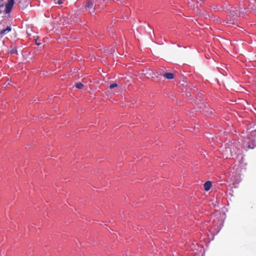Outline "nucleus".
<instances>
[{"instance_id": "9b49d317", "label": "nucleus", "mask_w": 256, "mask_h": 256, "mask_svg": "<svg viewBox=\"0 0 256 256\" xmlns=\"http://www.w3.org/2000/svg\"><path fill=\"white\" fill-rule=\"evenodd\" d=\"M54 1L56 4H61L63 3L62 0H54Z\"/></svg>"}, {"instance_id": "9d476101", "label": "nucleus", "mask_w": 256, "mask_h": 256, "mask_svg": "<svg viewBox=\"0 0 256 256\" xmlns=\"http://www.w3.org/2000/svg\"><path fill=\"white\" fill-rule=\"evenodd\" d=\"M9 53H10V54H17L18 51H17L16 48H14L12 50H11L10 51H9Z\"/></svg>"}, {"instance_id": "7ed1b4c3", "label": "nucleus", "mask_w": 256, "mask_h": 256, "mask_svg": "<svg viewBox=\"0 0 256 256\" xmlns=\"http://www.w3.org/2000/svg\"><path fill=\"white\" fill-rule=\"evenodd\" d=\"M8 20L9 21L8 25L6 26V28L4 27L2 28H0V38H2L7 34L8 32L12 30L11 24H10V18H7L4 19L2 20V24L4 23L5 20Z\"/></svg>"}, {"instance_id": "1a4fd4ad", "label": "nucleus", "mask_w": 256, "mask_h": 256, "mask_svg": "<svg viewBox=\"0 0 256 256\" xmlns=\"http://www.w3.org/2000/svg\"><path fill=\"white\" fill-rule=\"evenodd\" d=\"M84 86V84L80 82L76 83V87L78 89H81Z\"/></svg>"}, {"instance_id": "20e7f679", "label": "nucleus", "mask_w": 256, "mask_h": 256, "mask_svg": "<svg viewBox=\"0 0 256 256\" xmlns=\"http://www.w3.org/2000/svg\"><path fill=\"white\" fill-rule=\"evenodd\" d=\"M8 40L6 38V40L2 39L0 38V54H1L4 51L8 50Z\"/></svg>"}, {"instance_id": "423d86ee", "label": "nucleus", "mask_w": 256, "mask_h": 256, "mask_svg": "<svg viewBox=\"0 0 256 256\" xmlns=\"http://www.w3.org/2000/svg\"><path fill=\"white\" fill-rule=\"evenodd\" d=\"M163 76L166 78L168 79V80H172L174 78V74L172 72H166L164 74H158V76Z\"/></svg>"}, {"instance_id": "39448f33", "label": "nucleus", "mask_w": 256, "mask_h": 256, "mask_svg": "<svg viewBox=\"0 0 256 256\" xmlns=\"http://www.w3.org/2000/svg\"><path fill=\"white\" fill-rule=\"evenodd\" d=\"M94 2L92 0H88L86 4V8L90 10V12L92 14L94 12Z\"/></svg>"}, {"instance_id": "0eeeda50", "label": "nucleus", "mask_w": 256, "mask_h": 256, "mask_svg": "<svg viewBox=\"0 0 256 256\" xmlns=\"http://www.w3.org/2000/svg\"><path fill=\"white\" fill-rule=\"evenodd\" d=\"M212 182L210 181H206L204 184V189L206 191H208L210 190V188L212 187Z\"/></svg>"}, {"instance_id": "6e6552de", "label": "nucleus", "mask_w": 256, "mask_h": 256, "mask_svg": "<svg viewBox=\"0 0 256 256\" xmlns=\"http://www.w3.org/2000/svg\"><path fill=\"white\" fill-rule=\"evenodd\" d=\"M249 9H250L256 14V5L254 4H250L249 6Z\"/></svg>"}, {"instance_id": "ddd939ff", "label": "nucleus", "mask_w": 256, "mask_h": 256, "mask_svg": "<svg viewBox=\"0 0 256 256\" xmlns=\"http://www.w3.org/2000/svg\"><path fill=\"white\" fill-rule=\"evenodd\" d=\"M4 0H0V2H3Z\"/></svg>"}, {"instance_id": "4468645a", "label": "nucleus", "mask_w": 256, "mask_h": 256, "mask_svg": "<svg viewBox=\"0 0 256 256\" xmlns=\"http://www.w3.org/2000/svg\"><path fill=\"white\" fill-rule=\"evenodd\" d=\"M37 44L38 45H40V44H39L38 42H37V44Z\"/></svg>"}, {"instance_id": "f8f14e48", "label": "nucleus", "mask_w": 256, "mask_h": 256, "mask_svg": "<svg viewBox=\"0 0 256 256\" xmlns=\"http://www.w3.org/2000/svg\"><path fill=\"white\" fill-rule=\"evenodd\" d=\"M118 86V84L116 83H114V84H110L109 86V88H110V89H112L114 88H116Z\"/></svg>"}, {"instance_id": "f257e3e1", "label": "nucleus", "mask_w": 256, "mask_h": 256, "mask_svg": "<svg viewBox=\"0 0 256 256\" xmlns=\"http://www.w3.org/2000/svg\"><path fill=\"white\" fill-rule=\"evenodd\" d=\"M14 4V0H8V2L0 6V14H8L11 12Z\"/></svg>"}, {"instance_id": "f03ea898", "label": "nucleus", "mask_w": 256, "mask_h": 256, "mask_svg": "<svg viewBox=\"0 0 256 256\" xmlns=\"http://www.w3.org/2000/svg\"><path fill=\"white\" fill-rule=\"evenodd\" d=\"M238 19V12L237 11L232 10L228 18H227V23L230 24H234Z\"/></svg>"}]
</instances>
